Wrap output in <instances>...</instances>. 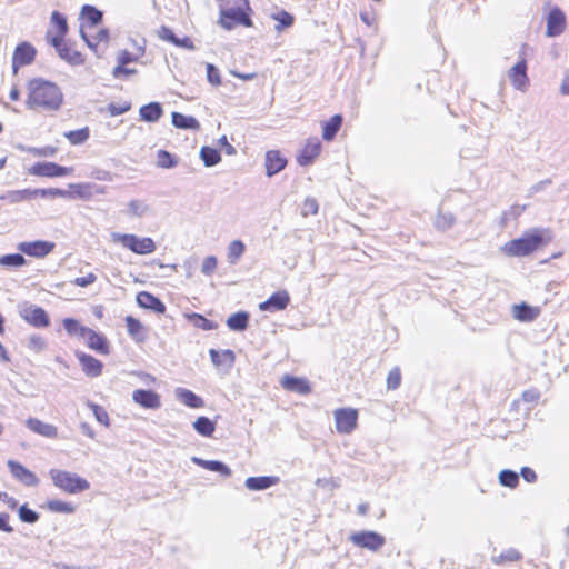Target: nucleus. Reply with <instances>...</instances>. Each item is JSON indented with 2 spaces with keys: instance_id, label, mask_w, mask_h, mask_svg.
<instances>
[{
  "instance_id": "f257e3e1",
  "label": "nucleus",
  "mask_w": 569,
  "mask_h": 569,
  "mask_svg": "<svg viewBox=\"0 0 569 569\" xmlns=\"http://www.w3.org/2000/svg\"><path fill=\"white\" fill-rule=\"evenodd\" d=\"M26 104L32 110L57 111L63 103L61 89L49 80L33 78L27 84Z\"/></svg>"
},
{
  "instance_id": "f03ea898",
  "label": "nucleus",
  "mask_w": 569,
  "mask_h": 569,
  "mask_svg": "<svg viewBox=\"0 0 569 569\" xmlns=\"http://www.w3.org/2000/svg\"><path fill=\"white\" fill-rule=\"evenodd\" d=\"M63 328L68 335L79 338L91 350L101 355L109 352L108 339L102 333L82 326L78 320L66 318Z\"/></svg>"
},
{
  "instance_id": "7ed1b4c3",
  "label": "nucleus",
  "mask_w": 569,
  "mask_h": 569,
  "mask_svg": "<svg viewBox=\"0 0 569 569\" xmlns=\"http://www.w3.org/2000/svg\"><path fill=\"white\" fill-rule=\"evenodd\" d=\"M250 10L248 0H228L221 6L219 23L226 30L236 26L252 27L253 22L247 11Z\"/></svg>"
},
{
  "instance_id": "20e7f679",
  "label": "nucleus",
  "mask_w": 569,
  "mask_h": 569,
  "mask_svg": "<svg viewBox=\"0 0 569 569\" xmlns=\"http://www.w3.org/2000/svg\"><path fill=\"white\" fill-rule=\"evenodd\" d=\"M542 243V237L539 232L526 233L521 238L508 241L502 250L510 257H523L536 251Z\"/></svg>"
},
{
  "instance_id": "39448f33",
  "label": "nucleus",
  "mask_w": 569,
  "mask_h": 569,
  "mask_svg": "<svg viewBox=\"0 0 569 569\" xmlns=\"http://www.w3.org/2000/svg\"><path fill=\"white\" fill-rule=\"evenodd\" d=\"M50 477L56 487L70 495L79 493L90 488V483L84 478L69 471L52 469Z\"/></svg>"
},
{
  "instance_id": "423d86ee",
  "label": "nucleus",
  "mask_w": 569,
  "mask_h": 569,
  "mask_svg": "<svg viewBox=\"0 0 569 569\" xmlns=\"http://www.w3.org/2000/svg\"><path fill=\"white\" fill-rule=\"evenodd\" d=\"M112 242L120 243L123 248L137 254H150L156 251L157 246L149 237H138L131 233L111 232Z\"/></svg>"
},
{
  "instance_id": "0eeeda50",
  "label": "nucleus",
  "mask_w": 569,
  "mask_h": 569,
  "mask_svg": "<svg viewBox=\"0 0 569 569\" xmlns=\"http://www.w3.org/2000/svg\"><path fill=\"white\" fill-rule=\"evenodd\" d=\"M19 315L28 323L37 328H44L50 323L46 310L29 302H24L19 306Z\"/></svg>"
},
{
  "instance_id": "6e6552de",
  "label": "nucleus",
  "mask_w": 569,
  "mask_h": 569,
  "mask_svg": "<svg viewBox=\"0 0 569 569\" xmlns=\"http://www.w3.org/2000/svg\"><path fill=\"white\" fill-rule=\"evenodd\" d=\"M336 429L339 433H350L357 427L358 411L353 408H340L335 410Z\"/></svg>"
},
{
  "instance_id": "1a4fd4ad",
  "label": "nucleus",
  "mask_w": 569,
  "mask_h": 569,
  "mask_svg": "<svg viewBox=\"0 0 569 569\" xmlns=\"http://www.w3.org/2000/svg\"><path fill=\"white\" fill-rule=\"evenodd\" d=\"M349 539L355 546L371 551L379 550L386 542L385 537L375 531L353 532Z\"/></svg>"
},
{
  "instance_id": "9d476101",
  "label": "nucleus",
  "mask_w": 569,
  "mask_h": 569,
  "mask_svg": "<svg viewBox=\"0 0 569 569\" xmlns=\"http://www.w3.org/2000/svg\"><path fill=\"white\" fill-rule=\"evenodd\" d=\"M546 36L549 38L560 36L566 29V14L559 7H552L546 18Z\"/></svg>"
},
{
  "instance_id": "9b49d317",
  "label": "nucleus",
  "mask_w": 569,
  "mask_h": 569,
  "mask_svg": "<svg viewBox=\"0 0 569 569\" xmlns=\"http://www.w3.org/2000/svg\"><path fill=\"white\" fill-rule=\"evenodd\" d=\"M36 49L29 42H21L14 49L12 56V72L13 74L18 73L20 66H27L33 62L36 58Z\"/></svg>"
},
{
  "instance_id": "f8f14e48",
  "label": "nucleus",
  "mask_w": 569,
  "mask_h": 569,
  "mask_svg": "<svg viewBox=\"0 0 569 569\" xmlns=\"http://www.w3.org/2000/svg\"><path fill=\"white\" fill-rule=\"evenodd\" d=\"M29 172L39 177H62L72 172V168L62 167L54 162H38L33 164Z\"/></svg>"
},
{
  "instance_id": "ddd939ff",
  "label": "nucleus",
  "mask_w": 569,
  "mask_h": 569,
  "mask_svg": "<svg viewBox=\"0 0 569 569\" xmlns=\"http://www.w3.org/2000/svg\"><path fill=\"white\" fill-rule=\"evenodd\" d=\"M54 248L53 242L36 240L30 242H20L18 244V250L24 254L34 258H43L48 256Z\"/></svg>"
},
{
  "instance_id": "4468645a",
  "label": "nucleus",
  "mask_w": 569,
  "mask_h": 569,
  "mask_svg": "<svg viewBox=\"0 0 569 569\" xmlns=\"http://www.w3.org/2000/svg\"><path fill=\"white\" fill-rule=\"evenodd\" d=\"M8 468L11 475L26 486L34 487L39 483L38 477L18 461L9 460Z\"/></svg>"
},
{
  "instance_id": "2eb2a0df",
  "label": "nucleus",
  "mask_w": 569,
  "mask_h": 569,
  "mask_svg": "<svg viewBox=\"0 0 569 569\" xmlns=\"http://www.w3.org/2000/svg\"><path fill=\"white\" fill-rule=\"evenodd\" d=\"M508 77L511 80L512 86L520 91H526L529 79L527 76V63L525 60L516 63L508 72Z\"/></svg>"
},
{
  "instance_id": "dca6fc26",
  "label": "nucleus",
  "mask_w": 569,
  "mask_h": 569,
  "mask_svg": "<svg viewBox=\"0 0 569 569\" xmlns=\"http://www.w3.org/2000/svg\"><path fill=\"white\" fill-rule=\"evenodd\" d=\"M281 387L290 392L299 395H308L311 392V387L307 379L286 375L280 380Z\"/></svg>"
},
{
  "instance_id": "f3484780",
  "label": "nucleus",
  "mask_w": 569,
  "mask_h": 569,
  "mask_svg": "<svg viewBox=\"0 0 569 569\" xmlns=\"http://www.w3.org/2000/svg\"><path fill=\"white\" fill-rule=\"evenodd\" d=\"M132 399L146 409H157L161 406L159 395L152 390L137 389L132 393Z\"/></svg>"
},
{
  "instance_id": "a211bd4d",
  "label": "nucleus",
  "mask_w": 569,
  "mask_h": 569,
  "mask_svg": "<svg viewBox=\"0 0 569 569\" xmlns=\"http://www.w3.org/2000/svg\"><path fill=\"white\" fill-rule=\"evenodd\" d=\"M290 301V297L287 291H277L271 297L261 302L259 308L267 311H280L283 310Z\"/></svg>"
},
{
  "instance_id": "6ab92c4d",
  "label": "nucleus",
  "mask_w": 569,
  "mask_h": 569,
  "mask_svg": "<svg viewBox=\"0 0 569 569\" xmlns=\"http://www.w3.org/2000/svg\"><path fill=\"white\" fill-rule=\"evenodd\" d=\"M287 164L286 158H283L279 151L270 150L266 153V174L272 177L280 172Z\"/></svg>"
},
{
  "instance_id": "aec40b11",
  "label": "nucleus",
  "mask_w": 569,
  "mask_h": 569,
  "mask_svg": "<svg viewBox=\"0 0 569 569\" xmlns=\"http://www.w3.org/2000/svg\"><path fill=\"white\" fill-rule=\"evenodd\" d=\"M321 150V142L315 138L309 140L300 154L298 156V162L300 166H309L318 157Z\"/></svg>"
},
{
  "instance_id": "412c9836",
  "label": "nucleus",
  "mask_w": 569,
  "mask_h": 569,
  "mask_svg": "<svg viewBox=\"0 0 569 569\" xmlns=\"http://www.w3.org/2000/svg\"><path fill=\"white\" fill-rule=\"evenodd\" d=\"M137 303L139 307L150 309L157 313H164L166 311L164 303L147 291H141L137 295Z\"/></svg>"
},
{
  "instance_id": "4be33fe9",
  "label": "nucleus",
  "mask_w": 569,
  "mask_h": 569,
  "mask_svg": "<svg viewBox=\"0 0 569 569\" xmlns=\"http://www.w3.org/2000/svg\"><path fill=\"white\" fill-rule=\"evenodd\" d=\"M27 427L33 432L46 438L54 439L58 437V429L56 426L42 422L36 418H29L27 420Z\"/></svg>"
},
{
  "instance_id": "5701e85b",
  "label": "nucleus",
  "mask_w": 569,
  "mask_h": 569,
  "mask_svg": "<svg viewBox=\"0 0 569 569\" xmlns=\"http://www.w3.org/2000/svg\"><path fill=\"white\" fill-rule=\"evenodd\" d=\"M139 114L143 121L156 122L163 114V109L159 102H150L140 108Z\"/></svg>"
},
{
  "instance_id": "b1692460",
  "label": "nucleus",
  "mask_w": 569,
  "mask_h": 569,
  "mask_svg": "<svg viewBox=\"0 0 569 569\" xmlns=\"http://www.w3.org/2000/svg\"><path fill=\"white\" fill-rule=\"evenodd\" d=\"M538 315H539V309L533 308L527 303L515 305L512 307V316L519 321H525V322L532 321L538 317Z\"/></svg>"
},
{
  "instance_id": "393cba45",
  "label": "nucleus",
  "mask_w": 569,
  "mask_h": 569,
  "mask_svg": "<svg viewBox=\"0 0 569 569\" xmlns=\"http://www.w3.org/2000/svg\"><path fill=\"white\" fill-rule=\"evenodd\" d=\"M171 121H172V124L179 129H190V130H199L200 129V123L194 117L186 116V114L177 112V111L172 112Z\"/></svg>"
},
{
  "instance_id": "a878e982",
  "label": "nucleus",
  "mask_w": 569,
  "mask_h": 569,
  "mask_svg": "<svg viewBox=\"0 0 569 569\" xmlns=\"http://www.w3.org/2000/svg\"><path fill=\"white\" fill-rule=\"evenodd\" d=\"M126 325L129 335L137 341H143L147 337V329L140 322V320L136 319L132 316L126 317Z\"/></svg>"
},
{
  "instance_id": "bb28decb",
  "label": "nucleus",
  "mask_w": 569,
  "mask_h": 569,
  "mask_svg": "<svg viewBox=\"0 0 569 569\" xmlns=\"http://www.w3.org/2000/svg\"><path fill=\"white\" fill-rule=\"evenodd\" d=\"M279 479L277 477L261 476L247 478L244 483L249 490H264L276 485Z\"/></svg>"
},
{
  "instance_id": "cd10ccee",
  "label": "nucleus",
  "mask_w": 569,
  "mask_h": 569,
  "mask_svg": "<svg viewBox=\"0 0 569 569\" xmlns=\"http://www.w3.org/2000/svg\"><path fill=\"white\" fill-rule=\"evenodd\" d=\"M0 200L7 201L10 204L30 201L32 200L31 189L7 191L0 196Z\"/></svg>"
},
{
  "instance_id": "c85d7f7f",
  "label": "nucleus",
  "mask_w": 569,
  "mask_h": 569,
  "mask_svg": "<svg viewBox=\"0 0 569 569\" xmlns=\"http://www.w3.org/2000/svg\"><path fill=\"white\" fill-rule=\"evenodd\" d=\"M193 462L202 467L203 469L219 472L221 476L226 478L231 475L230 468L221 461L193 458Z\"/></svg>"
},
{
  "instance_id": "c756f323",
  "label": "nucleus",
  "mask_w": 569,
  "mask_h": 569,
  "mask_svg": "<svg viewBox=\"0 0 569 569\" xmlns=\"http://www.w3.org/2000/svg\"><path fill=\"white\" fill-rule=\"evenodd\" d=\"M342 124V116L335 114L328 122L323 124L322 138L326 141H331Z\"/></svg>"
},
{
  "instance_id": "7c9ffc66",
  "label": "nucleus",
  "mask_w": 569,
  "mask_h": 569,
  "mask_svg": "<svg viewBox=\"0 0 569 569\" xmlns=\"http://www.w3.org/2000/svg\"><path fill=\"white\" fill-rule=\"evenodd\" d=\"M246 246L241 240H233L227 248V259L230 264H236L243 256Z\"/></svg>"
},
{
  "instance_id": "2f4dec72",
  "label": "nucleus",
  "mask_w": 569,
  "mask_h": 569,
  "mask_svg": "<svg viewBox=\"0 0 569 569\" xmlns=\"http://www.w3.org/2000/svg\"><path fill=\"white\" fill-rule=\"evenodd\" d=\"M178 398L181 402L190 408H202L204 406L203 400L188 389H179Z\"/></svg>"
},
{
  "instance_id": "473e14b6",
  "label": "nucleus",
  "mask_w": 569,
  "mask_h": 569,
  "mask_svg": "<svg viewBox=\"0 0 569 569\" xmlns=\"http://www.w3.org/2000/svg\"><path fill=\"white\" fill-rule=\"evenodd\" d=\"M248 320H249V315L244 311H241V312L231 315L227 320V325L231 330L242 331L247 328Z\"/></svg>"
},
{
  "instance_id": "72a5a7b5",
  "label": "nucleus",
  "mask_w": 569,
  "mask_h": 569,
  "mask_svg": "<svg viewBox=\"0 0 569 569\" xmlns=\"http://www.w3.org/2000/svg\"><path fill=\"white\" fill-rule=\"evenodd\" d=\"M150 211V206L143 200H131L128 203L127 214L130 217L141 218Z\"/></svg>"
},
{
  "instance_id": "f704fd0d",
  "label": "nucleus",
  "mask_w": 569,
  "mask_h": 569,
  "mask_svg": "<svg viewBox=\"0 0 569 569\" xmlns=\"http://www.w3.org/2000/svg\"><path fill=\"white\" fill-rule=\"evenodd\" d=\"M83 371L90 377H97L101 373L102 363L97 358H80Z\"/></svg>"
},
{
  "instance_id": "c9c22d12",
  "label": "nucleus",
  "mask_w": 569,
  "mask_h": 569,
  "mask_svg": "<svg viewBox=\"0 0 569 569\" xmlns=\"http://www.w3.org/2000/svg\"><path fill=\"white\" fill-rule=\"evenodd\" d=\"M200 158L206 167H213L221 161L219 151L214 148L202 147L200 150Z\"/></svg>"
},
{
  "instance_id": "e433bc0d",
  "label": "nucleus",
  "mask_w": 569,
  "mask_h": 569,
  "mask_svg": "<svg viewBox=\"0 0 569 569\" xmlns=\"http://www.w3.org/2000/svg\"><path fill=\"white\" fill-rule=\"evenodd\" d=\"M193 427L196 431L204 437H211L214 432V423L207 417H199L194 422Z\"/></svg>"
},
{
  "instance_id": "4c0bfd02",
  "label": "nucleus",
  "mask_w": 569,
  "mask_h": 569,
  "mask_svg": "<svg viewBox=\"0 0 569 569\" xmlns=\"http://www.w3.org/2000/svg\"><path fill=\"white\" fill-rule=\"evenodd\" d=\"M47 508L57 513H73L76 511V506L62 500H48Z\"/></svg>"
},
{
  "instance_id": "58836bf2",
  "label": "nucleus",
  "mask_w": 569,
  "mask_h": 569,
  "mask_svg": "<svg viewBox=\"0 0 569 569\" xmlns=\"http://www.w3.org/2000/svg\"><path fill=\"white\" fill-rule=\"evenodd\" d=\"M157 164L163 169L174 168L178 164V159L166 150H159L157 153Z\"/></svg>"
},
{
  "instance_id": "ea45409f",
  "label": "nucleus",
  "mask_w": 569,
  "mask_h": 569,
  "mask_svg": "<svg viewBox=\"0 0 569 569\" xmlns=\"http://www.w3.org/2000/svg\"><path fill=\"white\" fill-rule=\"evenodd\" d=\"M63 136L70 141L72 144H81L89 138V128L84 127L78 130H71L64 132Z\"/></svg>"
},
{
  "instance_id": "a19ab883",
  "label": "nucleus",
  "mask_w": 569,
  "mask_h": 569,
  "mask_svg": "<svg viewBox=\"0 0 569 569\" xmlns=\"http://www.w3.org/2000/svg\"><path fill=\"white\" fill-rule=\"evenodd\" d=\"M32 199L38 197L41 198H54V197H67L69 192L58 188H49V189H31Z\"/></svg>"
},
{
  "instance_id": "79ce46f5",
  "label": "nucleus",
  "mask_w": 569,
  "mask_h": 569,
  "mask_svg": "<svg viewBox=\"0 0 569 569\" xmlns=\"http://www.w3.org/2000/svg\"><path fill=\"white\" fill-rule=\"evenodd\" d=\"M521 553L516 549H509L493 558L496 565H502L506 562H517L521 560Z\"/></svg>"
},
{
  "instance_id": "37998d69",
  "label": "nucleus",
  "mask_w": 569,
  "mask_h": 569,
  "mask_svg": "<svg viewBox=\"0 0 569 569\" xmlns=\"http://www.w3.org/2000/svg\"><path fill=\"white\" fill-rule=\"evenodd\" d=\"M81 14L91 22L92 26H97L102 20V12L97 8L86 4L82 7Z\"/></svg>"
},
{
  "instance_id": "c03bdc74",
  "label": "nucleus",
  "mask_w": 569,
  "mask_h": 569,
  "mask_svg": "<svg viewBox=\"0 0 569 569\" xmlns=\"http://www.w3.org/2000/svg\"><path fill=\"white\" fill-rule=\"evenodd\" d=\"M26 259L20 253L4 254L0 257V264L3 267H21L26 264Z\"/></svg>"
},
{
  "instance_id": "a18cd8bd",
  "label": "nucleus",
  "mask_w": 569,
  "mask_h": 569,
  "mask_svg": "<svg viewBox=\"0 0 569 569\" xmlns=\"http://www.w3.org/2000/svg\"><path fill=\"white\" fill-rule=\"evenodd\" d=\"M499 481L502 486L513 489L519 483V476L517 472L506 469L499 473Z\"/></svg>"
},
{
  "instance_id": "49530a36",
  "label": "nucleus",
  "mask_w": 569,
  "mask_h": 569,
  "mask_svg": "<svg viewBox=\"0 0 569 569\" xmlns=\"http://www.w3.org/2000/svg\"><path fill=\"white\" fill-rule=\"evenodd\" d=\"M58 53L61 59L66 60L67 62H69L71 64H80L82 62L81 53L78 52L77 50L71 49L68 46L62 48Z\"/></svg>"
},
{
  "instance_id": "de8ad7c7",
  "label": "nucleus",
  "mask_w": 569,
  "mask_h": 569,
  "mask_svg": "<svg viewBox=\"0 0 569 569\" xmlns=\"http://www.w3.org/2000/svg\"><path fill=\"white\" fill-rule=\"evenodd\" d=\"M272 19L279 22V24L276 26L277 31H280L282 28H288L292 26L295 21L293 17L284 10H281L280 12L272 14Z\"/></svg>"
},
{
  "instance_id": "09e8293b",
  "label": "nucleus",
  "mask_w": 569,
  "mask_h": 569,
  "mask_svg": "<svg viewBox=\"0 0 569 569\" xmlns=\"http://www.w3.org/2000/svg\"><path fill=\"white\" fill-rule=\"evenodd\" d=\"M189 319L194 327L200 328L202 330H212L216 328V325H213L212 321H210L209 319L204 318L199 313H192L191 316H189Z\"/></svg>"
},
{
  "instance_id": "8fccbe9b",
  "label": "nucleus",
  "mask_w": 569,
  "mask_h": 569,
  "mask_svg": "<svg viewBox=\"0 0 569 569\" xmlns=\"http://www.w3.org/2000/svg\"><path fill=\"white\" fill-rule=\"evenodd\" d=\"M401 383V372L398 367L392 368L387 376L388 390H396Z\"/></svg>"
},
{
  "instance_id": "3c124183",
  "label": "nucleus",
  "mask_w": 569,
  "mask_h": 569,
  "mask_svg": "<svg viewBox=\"0 0 569 569\" xmlns=\"http://www.w3.org/2000/svg\"><path fill=\"white\" fill-rule=\"evenodd\" d=\"M18 512L20 520L27 523H34L39 519V515L30 509L27 505H22Z\"/></svg>"
},
{
  "instance_id": "603ef678",
  "label": "nucleus",
  "mask_w": 569,
  "mask_h": 569,
  "mask_svg": "<svg viewBox=\"0 0 569 569\" xmlns=\"http://www.w3.org/2000/svg\"><path fill=\"white\" fill-rule=\"evenodd\" d=\"M435 223L438 229L446 230L455 223V218L451 213H439Z\"/></svg>"
},
{
  "instance_id": "864d4df0",
  "label": "nucleus",
  "mask_w": 569,
  "mask_h": 569,
  "mask_svg": "<svg viewBox=\"0 0 569 569\" xmlns=\"http://www.w3.org/2000/svg\"><path fill=\"white\" fill-rule=\"evenodd\" d=\"M90 409L92 410L96 419L102 423L103 426H109V415L108 412L99 405L89 403Z\"/></svg>"
},
{
  "instance_id": "5fc2aeb1",
  "label": "nucleus",
  "mask_w": 569,
  "mask_h": 569,
  "mask_svg": "<svg viewBox=\"0 0 569 569\" xmlns=\"http://www.w3.org/2000/svg\"><path fill=\"white\" fill-rule=\"evenodd\" d=\"M217 258L214 256H209L204 258L202 266H201V272L206 276H211L216 268H217Z\"/></svg>"
},
{
  "instance_id": "6e6d98bb",
  "label": "nucleus",
  "mask_w": 569,
  "mask_h": 569,
  "mask_svg": "<svg viewBox=\"0 0 569 569\" xmlns=\"http://www.w3.org/2000/svg\"><path fill=\"white\" fill-rule=\"evenodd\" d=\"M51 21L58 27L61 36H64L68 30L66 18L58 11H53L51 14Z\"/></svg>"
},
{
  "instance_id": "4d7b16f0",
  "label": "nucleus",
  "mask_w": 569,
  "mask_h": 569,
  "mask_svg": "<svg viewBox=\"0 0 569 569\" xmlns=\"http://www.w3.org/2000/svg\"><path fill=\"white\" fill-rule=\"evenodd\" d=\"M207 79L213 86L221 84L220 72L212 63L207 64Z\"/></svg>"
},
{
  "instance_id": "13d9d810",
  "label": "nucleus",
  "mask_w": 569,
  "mask_h": 569,
  "mask_svg": "<svg viewBox=\"0 0 569 569\" xmlns=\"http://www.w3.org/2000/svg\"><path fill=\"white\" fill-rule=\"evenodd\" d=\"M303 216L316 214L318 212V203L313 198H307L301 210Z\"/></svg>"
},
{
  "instance_id": "bf43d9fd",
  "label": "nucleus",
  "mask_w": 569,
  "mask_h": 569,
  "mask_svg": "<svg viewBox=\"0 0 569 569\" xmlns=\"http://www.w3.org/2000/svg\"><path fill=\"white\" fill-rule=\"evenodd\" d=\"M158 34L164 41L171 42L173 44L178 43V39L179 38L176 37L173 31L170 28L166 27V26H162L160 28V30L158 31Z\"/></svg>"
},
{
  "instance_id": "052dcab7",
  "label": "nucleus",
  "mask_w": 569,
  "mask_h": 569,
  "mask_svg": "<svg viewBox=\"0 0 569 569\" xmlns=\"http://www.w3.org/2000/svg\"><path fill=\"white\" fill-rule=\"evenodd\" d=\"M130 107H131L130 103H123V104L110 103L108 106V111L110 112L111 116H120V114L126 113L130 109Z\"/></svg>"
},
{
  "instance_id": "680f3d73",
  "label": "nucleus",
  "mask_w": 569,
  "mask_h": 569,
  "mask_svg": "<svg viewBox=\"0 0 569 569\" xmlns=\"http://www.w3.org/2000/svg\"><path fill=\"white\" fill-rule=\"evenodd\" d=\"M97 280L96 274L88 273L86 277H78L73 280V283L78 287H87Z\"/></svg>"
},
{
  "instance_id": "e2e57ef3",
  "label": "nucleus",
  "mask_w": 569,
  "mask_h": 569,
  "mask_svg": "<svg viewBox=\"0 0 569 569\" xmlns=\"http://www.w3.org/2000/svg\"><path fill=\"white\" fill-rule=\"evenodd\" d=\"M136 69L126 68L124 64H118L113 71L112 74L114 78H120L121 76H129L136 73Z\"/></svg>"
},
{
  "instance_id": "0e129e2a",
  "label": "nucleus",
  "mask_w": 569,
  "mask_h": 569,
  "mask_svg": "<svg viewBox=\"0 0 569 569\" xmlns=\"http://www.w3.org/2000/svg\"><path fill=\"white\" fill-rule=\"evenodd\" d=\"M10 516L7 512L0 513V530L12 532L13 528L9 525Z\"/></svg>"
},
{
  "instance_id": "69168bd1",
  "label": "nucleus",
  "mask_w": 569,
  "mask_h": 569,
  "mask_svg": "<svg viewBox=\"0 0 569 569\" xmlns=\"http://www.w3.org/2000/svg\"><path fill=\"white\" fill-rule=\"evenodd\" d=\"M520 475L527 482H535L537 480L536 472L529 467H523L520 471Z\"/></svg>"
},
{
  "instance_id": "338daca9",
  "label": "nucleus",
  "mask_w": 569,
  "mask_h": 569,
  "mask_svg": "<svg viewBox=\"0 0 569 569\" xmlns=\"http://www.w3.org/2000/svg\"><path fill=\"white\" fill-rule=\"evenodd\" d=\"M136 61V58L132 57V54L128 51H121L118 56V62L119 64H128L130 62Z\"/></svg>"
},
{
  "instance_id": "774afa93",
  "label": "nucleus",
  "mask_w": 569,
  "mask_h": 569,
  "mask_svg": "<svg viewBox=\"0 0 569 569\" xmlns=\"http://www.w3.org/2000/svg\"><path fill=\"white\" fill-rule=\"evenodd\" d=\"M63 36H56L53 37L50 42L56 48V50L59 52L62 48H64L67 44L62 42Z\"/></svg>"
}]
</instances>
